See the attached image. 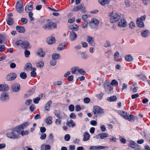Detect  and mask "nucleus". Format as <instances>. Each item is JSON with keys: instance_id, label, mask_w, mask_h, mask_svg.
Returning a JSON list of instances; mask_svg holds the SVG:
<instances>
[{"instance_id": "obj_54", "label": "nucleus", "mask_w": 150, "mask_h": 150, "mask_svg": "<svg viewBox=\"0 0 150 150\" xmlns=\"http://www.w3.org/2000/svg\"><path fill=\"white\" fill-rule=\"evenodd\" d=\"M28 134V132L27 131L23 130L21 132V134L22 136L25 135H27Z\"/></svg>"}, {"instance_id": "obj_25", "label": "nucleus", "mask_w": 150, "mask_h": 150, "mask_svg": "<svg viewBox=\"0 0 150 150\" xmlns=\"http://www.w3.org/2000/svg\"><path fill=\"white\" fill-rule=\"evenodd\" d=\"M22 47L24 49H29L30 48L29 43L28 42L23 41Z\"/></svg>"}, {"instance_id": "obj_15", "label": "nucleus", "mask_w": 150, "mask_h": 150, "mask_svg": "<svg viewBox=\"0 0 150 150\" xmlns=\"http://www.w3.org/2000/svg\"><path fill=\"white\" fill-rule=\"evenodd\" d=\"M16 77V75L15 73H11L8 75L6 79L8 81L13 80L15 79Z\"/></svg>"}, {"instance_id": "obj_40", "label": "nucleus", "mask_w": 150, "mask_h": 150, "mask_svg": "<svg viewBox=\"0 0 150 150\" xmlns=\"http://www.w3.org/2000/svg\"><path fill=\"white\" fill-rule=\"evenodd\" d=\"M119 113L121 116L125 118L126 117L127 115V114L123 111H119Z\"/></svg>"}, {"instance_id": "obj_57", "label": "nucleus", "mask_w": 150, "mask_h": 150, "mask_svg": "<svg viewBox=\"0 0 150 150\" xmlns=\"http://www.w3.org/2000/svg\"><path fill=\"white\" fill-rule=\"evenodd\" d=\"M30 111L33 112L35 109V106L34 105H32L30 107Z\"/></svg>"}, {"instance_id": "obj_51", "label": "nucleus", "mask_w": 150, "mask_h": 150, "mask_svg": "<svg viewBox=\"0 0 150 150\" xmlns=\"http://www.w3.org/2000/svg\"><path fill=\"white\" fill-rule=\"evenodd\" d=\"M5 50V46L3 45L0 46V52H2L4 51Z\"/></svg>"}, {"instance_id": "obj_63", "label": "nucleus", "mask_w": 150, "mask_h": 150, "mask_svg": "<svg viewBox=\"0 0 150 150\" xmlns=\"http://www.w3.org/2000/svg\"><path fill=\"white\" fill-rule=\"evenodd\" d=\"M90 101V99L88 98H85L84 99V102L86 103H89Z\"/></svg>"}, {"instance_id": "obj_20", "label": "nucleus", "mask_w": 150, "mask_h": 150, "mask_svg": "<svg viewBox=\"0 0 150 150\" xmlns=\"http://www.w3.org/2000/svg\"><path fill=\"white\" fill-rule=\"evenodd\" d=\"M69 28L70 29L74 31H77L79 30V26L75 24L70 25Z\"/></svg>"}, {"instance_id": "obj_19", "label": "nucleus", "mask_w": 150, "mask_h": 150, "mask_svg": "<svg viewBox=\"0 0 150 150\" xmlns=\"http://www.w3.org/2000/svg\"><path fill=\"white\" fill-rule=\"evenodd\" d=\"M1 99L2 100L5 101L9 99L8 94L7 93H3L1 96Z\"/></svg>"}, {"instance_id": "obj_34", "label": "nucleus", "mask_w": 150, "mask_h": 150, "mask_svg": "<svg viewBox=\"0 0 150 150\" xmlns=\"http://www.w3.org/2000/svg\"><path fill=\"white\" fill-rule=\"evenodd\" d=\"M125 58V60L129 62L132 61L133 59L132 56L130 55H128L126 56Z\"/></svg>"}, {"instance_id": "obj_22", "label": "nucleus", "mask_w": 150, "mask_h": 150, "mask_svg": "<svg viewBox=\"0 0 150 150\" xmlns=\"http://www.w3.org/2000/svg\"><path fill=\"white\" fill-rule=\"evenodd\" d=\"M83 140L84 141H87L89 140L90 138V135L89 134L86 132H84L83 134Z\"/></svg>"}, {"instance_id": "obj_39", "label": "nucleus", "mask_w": 150, "mask_h": 150, "mask_svg": "<svg viewBox=\"0 0 150 150\" xmlns=\"http://www.w3.org/2000/svg\"><path fill=\"white\" fill-rule=\"evenodd\" d=\"M52 118L51 117H49L45 120L46 123L48 124H50L52 122Z\"/></svg>"}, {"instance_id": "obj_28", "label": "nucleus", "mask_w": 150, "mask_h": 150, "mask_svg": "<svg viewBox=\"0 0 150 150\" xmlns=\"http://www.w3.org/2000/svg\"><path fill=\"white\" fill-rule=\"evenodd\" d=\"M110 0H98L99 3L103 6L105 4H108L110 3Z\"/></svg>"}, {"instance_id": "obj_24", "label": "nucleus", "mask_w": 150, "mask_h": 150, "mask_svg": "<svg viewBox=\"0 0 150 150\" xmlns=\"http://www.w3.org/2000/svg\"><path fill=\"white\" fill-rule=\"evenodd\" d=\"M16 29L18 32L20 33H23L25 32L24 28L23 27L17 26L16 27Z\"/></svg>"}, {"instance_id": "obj_36", "label": "nucleus", "mask_w": 150, "mask_h": 150, "mask_svg": "<svg viewBox=\"0 0 150 150\" xmlns=\"http://www.w3.org/2000/svg\"><path fill=\"white\" fill-rule=\"evenodd\" d=\"M7 23L9 25H11L13 23V21L11 17H8L7 20Z\"/></svg>"}, {"instance_id": "obj_46", "label": "nucleus", "mask_w": 150, "mask_h": 150, "mask_svg": "<svg viewBox=\"0 0 150 150\" xmlns=\"http://www.w3.org/2000/svg\"><path fill=\"white\" fill-rule=\"evenodd\" d=\"M29 16L31 21H33L34 18L33 17V13L32 12H29Z\"/></svg>"}, {"instance_id": "obj_8", "label": "nucleus", "mask_w": 150, "mask_h": 150, "mask_svg": "<svg viewBox=\"0 0 150 150\" xmlns=\"http://www.w3.org/2000/svg\"><path fill=\"white\" fill-rule=\"evenodd\" d=\"M23 4L19 1H18L16 5V9L17 11L20 13H21L23 10L24 8Z\"/></svg>"}, {"instance_id": "obj_48", "label": "nucleus", "mask_w": 150, "mask_h": 150, "mask_svg": "<svg viewBox=\"0 0 150 150\" xmlns=\"http://www.w3.org/2000/svg\"><path fill=\"white\" fill-rule=\"evenodd\" d=\"M120 141L121 143L125 144L126 143V140L125 139L122 137L121 136L120 137Z\"/></svg>"}, {"instance_id": "obj_9", "label": "nucleus", "mask_w": 150, "mask_h": 150, "mask_svg": "<svg viewBox=\"0 0 150 150\" xmlns=\"http://www.w3.org/2000/svg\"><path fill=\"white\" fill-rule=\"evenodd\" d=\"M80 10H81V11L83 12H85L86 11L85 8L83 6V5L82 4L75 7L73 8L72 11L75 12Z\"/></svg>"}, {"instance_id": "obj_37", "label": "nucleus", "mask_w": 150, "mask_h": 150, "mask_svg": "<svg viewBox=\"0 0 150 150\" xmlns=\"http://www.w3.org/2000/svg\"><path fill=\"white\" fill-rule=\"evenodd\" d=\"M54 113L56 116L59 118L61 119V118L60 116V112L59 110H55Z\"/></svg>"}, {"instance_id": "obj_56", "label": "nucleus", "mask_w": 150, "mask_h": 150, "mask_svg": "<svg viewBox=\"0 0 150 150\" xmlns=\"http://www.w3.org/2000/svg\"><path fill=\"white\" fill-rule=\"evenodd\" d=\"M25 55V57H28L30 54V51L29 50H26L24 52Z\"/></svg>"}, {"instance_id": "obj_43", "label": "nucleus", "mask_w": 150, "mask_h": 150, "mask_svg": "<svg viewBox=\"0 0 150 150\" xmlns=\"http://www.w3.org/2000/svg\"><path fill=\"white\" fill-rule=\"evenodd\" d=\"M3 87V91H5L8 90L9 87L8 85L4 84L2 85Z\"/></svg>"}, {"instance_id": "obj_1", "label": "nucleus", "mask_w": 150, "mask_h": 150, "mask_svg": "<svg viewBox=\"0 0 150 150\" xmlns=\"http://www.w3.org/2000/svg\"><path fill=\"white\" fill-rule=\"evenodd\" d=\"M109 16H110V21L112 23H114L118 21L120 18V14L117 13H114L113 12L109 14Z\"/></svg>"}, {"instance_id": "obj_50", "label": "nucleus", "mask_w": 150, "mask_h": 150, "mask_svg": "<svg viewBox=\"0 0 150 150\" xmlns=\"http://www.w3.org/2000/svg\"><path fill=\"white\" fill-rule=\"evenodd\" d=\"M46 134L45 133H42L41 134L40 139L42 140L46 138Z\"/></svg>"}, {"instance_id": "obj_5", "label": "nucleus", "mask_w": 150, "mask_h": 150, "mask_svg": "<svg viewBox=\"0 0 150 150\" xmlns=\"http://www.w3.org/2000/svg\"><path fill=\"white\" fill-rule=\"evenodd\" d=\"M146 17V15H144L143 16H142L140 18H137V25L140 28L144 27V25L143 21L145 20Z\"/></svg>"}, {"instance_id": "obj_26", "label": "nucleus", "mask_w": 150, "mask_h": 150, "mask_svg": "<svg viewBox=\"0 0 150 150\" xmlns=\"http://www.w3.org/2000/svg\"><path fill=\"white\" fill-rule=\"evenodd\" d=\"M50 148V146L48 144L46 145L42 144L41 146V150H49Z\"/></svg>"}, {"instance_id": "obj_7", "label": "nucleus", "mask_w": 150, "mask_h": 150, "mask_svg": "<svg viewBox=\"0 0 150 150\" xmlns=\"http://www.w3.org/2000/svg\"><path fill=\"white\" fill-rule=\"evenodd\" d=\"M104 87L107 93H110L112 92L113 88L109 83L105 82L104 84Z\"/></svg>"}, {"instance_id": "obj_60", "label": "nucleus", "mask_w": 150, "mask_h": 150, "mask_svg": "<svg viewBox=\"0 0 150 150\" xmlns=\"http://www.w3.org/2000/svg\"><path fill=\"white\" fill-rule=\"evenodd\" d=\"M21 21L24 24H26L27 22V19L25 18H22L21 19Z\"/></svg>"}, {"instance_id": "obj_4", "label": "nucleus", "mask_w": 150, "mask_h": 150, "mask_svg": "<svg viewBox=\"0 0 150 150\" xmlns=\"http://www.w3.org/2000/svg\"><path fill=\"white\" fill-rule=\"evenodd\" d=\"M16 132V127L13 129L11 130V132H8L6 134L7 136L10 138L14 139H18L19 138V136L15 132Z\"/></svg>"}, {"instance_id": "obj_2", "label": "nucleus", "mask_w": 150, "mask_h": 150, "mask_svg": "<svg viewBox=\"0 0 150 150\" xmlns=\"http://www.w3.org/2000/svg\"><path fill=\"white\" fill-rule=\"evenodd\" d=\"M93 112L96 117L100 116L104 113L103 109L98 106H95L93 109Z\"/></svg>"}, {"instance_id": "obj_16", "label": "nucleus", "mask_w": 150, "mask_h": 150, "mask_svg": "<svg viewBox=\"0 0 150 150\" xmlns=\"http://www.w3.org/2000/svg\"><path fill=\"white\" fill-rule=\"evenodd\" d=\"M129 145L131 148L135 149H140L139 145L133 141L130 142Z\"/></svg>"}, {"instance_id": "obj_31", "label": "nucleus", "mask_w": 150, "mask_h": 150, "mask_svg": "<svg viewBox=\"0 0 150 150\" xmlns=\"http://www.w3.org/2000/svg\"><path fill=\"white\" fill-rule=\"evenodd\" d=\"M79 69L78 67H75L72 68L71 69V73L74 74H77L78 71Z\"/></svg>"}, {"instance_id": "obj_47", "label": "nucleus", "mask_w": 150, "mask_h": 150, "mask_svg": "<svg viewBox=\"0 0 150 150\" xmlns=\"http://www.w3.org/2000/svg\"><path fill=\"white\" fill-rule=\"evenodd\" d=\"M31 64L30 63H28L26 64L25 69L27 70H28L30 69L31 68Z\"/></svg>"}, {"instance_id": "obj_49", "label": "nucleus", "mask_w": 150, "mask_h": 150, "mask_svg": "<svg viewBox=\"0 0 150 150\" xmlns=\"http://www.w3.org/2000/svg\"><path fill=\"white\" fill-rule=\"evenodd\" d=\"M62 82L61 81H56L54 82L53 83V84L54 86L60 85L62 84Z\"/></svg>"}, {"instance_id": "obj_33", "label": "nucleus", "mask_w": 150, "mask_h": 150, "mask_svg": "<svg viewBox=\"0 0 150 150\" xmlns=\"http://www.w3.org/2000/svg\"><path fill=\"white\" fill-rule=\"evenodd\" d=\"M37 67H42L44 65V63L43 61H39L36 63Z\"/></svg>"}, {"instance_id": "obj_13", "label": "nucleus", "mask_w": 150, "mask_h": 150, "mask_svg": "<svg viewBox=\"0 0 150 150\" xmlns=\"http://www.w3.org/2000/svg\"><path fill=\"white\" fill-rule=\"evenodd\" d=\"M109 137V135L107 133H101L97 134L96 136V138L101 139H104Z\"/></svg>"}, {"instance_id": "obj_52", "label": "nucleus", "mask_w": 150, "mask_h": 150, "mask_svg": "<svg viewBox=\"0 0 150 150\" xmlns=\"http://www.w3.org/2000/svg\"><path fill=\"white\" fill-rule=\"evenodd\" d=\"M65 45H59L57 48V50H61L64 49L65 47Z\"/></svg>"}, {"instance_id": "obj_18", "label": "nucleus", "mask_w": 150, "mask_h": 150, "mask_svg": "<svg viewBox=\"0 0 150 150\" xmlns=\"http://www.w3.org/2000/svg\"><path fill=\"white\" fill-rule=\"evenodd\" d=\"M87 37V41L89 44L91 45L94 46L95 43L94 39L90 36H88Z\"/></svg>"}, {"instance_id": "obj_17", "label": "nucleus", "mask_w": 150, "mask_h": 150, "mask_svg": "<svg viewBox=\"0 0 150 150\" xmlns=\"http://www.w3.org/2000/svg\"><path fill=\"white\" fill-rule=\"evenodd\" d=\"M77 35L74 32H71L69 34V38L71 41L75 40L77 38Z\"/></svg>"}, {"instance_id": "obj_23", "label": "nucleus", "mask_w": 150, "mask_h": 150, "mask_svg": "<svg viewBox=\"0 0 150 150\" xmlns=\"http://www.w3.org/2000/svg\"><path fill=\"white\" fill-rule=\"evenodd\" d=\"M47 42L48 44H52L55 42V39L54 37H49L47 38Z\"/></svg>"}, {"instance_id": "obj_58", "label": "nucleus", "mask_w": 150, "mask_h": 150, "mask_svg": "<svg viewBox=\"0 0 150 150\" xmlns=\"http://www.w3.org/2000/svg\"><path fill=\"white\" fill-rule=\"evenodd\" d=\"M70 139V136L69 134H67L64 137V139L66 141H68Z\"/></svg>"}, {"instance_id": "obj_42", "label": "nucleus", "mask_w": 150, "mask_h": 150, "mask_svg": "<svg viewBox=\"0 0 150 150\" xmlns=\"http://www.w3.org/2000/svg\"><path fill=\"white\" fill-rule=\"evenodd\" d=\"M23 41L21 40H19L17 41L15 43V44L17 46L20 45L22 47V44L23 43Z\"/></svg>"}, {"instance_id": "obj_44", "label": "nucleus", "mask_w": 150, "mask_h": 150, "mask_svg": "<svg viewBox=\"0 0 150 150\" xmlns=\"http://www.w3.org/2000/svg\"><path fill=\"white\" fill-rule=\"evenodd\" d=\"M35 87H33L31 88L29 91V93L28 94L29 96H30L32 95L35 92Z\"/></svg>"}, {"instance_id": "obj_45", "label": "nucleus", "mask_w": 150, "mask_h": 150, "mask_svg": "<svg viewBox=\"0 0 150 150\" xmlns=\"http://www.w3.org/2000/svg\"><path fill=\"white\" fill-rule=\"evenodd\" d=\"M118 84L117 82L115 80H113L112 81L110 85L114 86H116Z\"/></svg>"}, {"instance_id": "obj_38", "label": "nucleus", "mask_w": 150, "mask_h": 150, "mask_svg": "<svg viewBox=\"0 0 150 150\" xmlns=\"http://www.w3.org/2000/svg\"><path fill=\"white\" fill-rule=\"evenodd\" d=\"M60 55L59 54H53L52 56V59L54 60L57 59L59 57Z\"/></svg>"}, {"instance_id": "obj_21", "label": "nucleus", "mask_w": 150, "mask_h": 150, "mask_svg": "<svg viewBox=\"0 0 150 150\" xmlns=\"http://www.w3.org/2000/svg\"><path fill=\"white\" fill-rule=\"evenodd\" d=\"M66 125L70 127H73L76 126L75 123L72 120H71L68 122L67 121L66 122Z\"/></svg>"}, {"instance_id": "obj_32", "label": "nucleus", "mask_w": 150, "mask_h": 150, "mask_svg": "<svg viewBox=\"0 0 150 150\" xmlns=\"http://www.w3.org/2000/svg\"><path fill=\"white\" fill-rule=\"evenodd\" d=\"M117 97L115 96H113L110 97H108L107 98V100L109 101H115L117 100Z\"/></svg>"}, {"instance_id": "obj_35", "label": "nucleus", "mask_w": 150, "mask_h": 150, "mask_svg": "<svg viewBox=\"0 0 150 150\" xmlns=\"http://www.w3.org/2000/svg\"><path fill=\"white\" fill-rule=\"evenodd\" d=\"M125 119L128 120L129 121H131L134 120V117L133 115H130L129 116L127 115Z\"/></svg>"}, {"instance_id": "obj_27", "label": "nucleus", "mask_w": 150, "mask_h": 150, "mask_svg": "<svg viewBox=\"0 0 150 150\" xmlns=\"http://www.w3.org/2000/svg\"><path fill=\"white\" fill-rule=\"evenodd\" d=\"M36 54L40 57H43L45 55V53H43L41 49H39L36 52Z\"/></svg>"}, {"instance_id": "obj_61", "label": "nucleus", "mask_w": 150, "mask_h": 150, "mask_svg": "<svg viewBox=\"0 0 150 150\" xmlns=\"http://www.w3.org/2000/svg\"><path fill=\"white\" fill-rule=\"evenodd\" d=\"M88 22L87 21H84V23L82 25V27L83 28H85L87 27L88 25Z\"/></svg>"}, {"instance_id": "obj_41", "label": "nucleus", "mask_w": 150, "mask_h": 150, "mask_svg": "<svg viewBox=\"0 0 150 150\" xmlns=\"http://www.w3.org/2000/svg\"><path fill=\"white\" fill-rule=\"evenodd\" d=\"M20 77L23 79H25L27 77V75L24 72L21 73L20 74Z\"/></svg>"}, {"instance_id": "obj_29", "label": "nucleus", "mask_w": 150, "mask_h": 150, "mask_svg": "<svg viewBox=\"0 0 150 150\" xmlns=\"http://www.w3.org/2000/svg\"><path fill=\"white\" fill-rule=\"evenodd\" d=\"M142 35L144 37H146L149 35V32L148 30H142L141 33Z\"/></svg>"}, {"instance_id": "obj_3", "label": "nucleus", "mask_w": 150, "mask_h": 150, "mask_svg": "<svg viewBox=\"0 0 150 150\" xmlns=\"http://www.w3.org/2000/svg\"><path fill=\"white\" fill-rule=\"evenodd\" d=\"M45 24L43 27V28L45 30H51L56 27L55 23L50 22L49 20L45 21Z\"/></svg>"}, {"instance_id": "obj_11", "label": "nucleus", "mask_w": 150, "mask_h": 150, "mask_svg": "<svg viewBox=\"0 0 150 150\" xmlns=\"http://www.w3.org/2000/svg\"><path fill=\"white\" fill-rule=\"evenodd\" d=\"M33 2H30L26 5L25 8L26 12L28 13L31 12L33 9Z\"/></svg>"}, {"instance_id": "obj_64", "label": "nucleus", "mask_w": 150, "mask_h": 150, "mask_svg": "<svg viewBox=\"0 0 150 150\" xmlns=\"http://www.w3.org/2000/svg\"><path fill=\"white\" fill-rule=\"evenodd\" d=\"M143 2L145 5H147L150 3V0H143Z\"/></svg>"}, {"instance_id": "obj_30", "label": "nucleus", "mask_w": 150, "mask_h": 150, "mask_svg": "<svg viewBox=\"0 0 150 150\" xmlns=\"http://www.w3.org/2000/svg\"><path fill=\"white\" fill-rule=\"evenodd\" d=\"M52 101L51 100L49 101L46 104L45 109L47 111H49L50 108V105L52 104Z\"/></svg>"}, {"instance_id": "obj_53", "label": "nucleus", "mask_w": 150, "mask_h": 150, "mask_svg": "<svg viewBox=\"0 0 150 150\" xmlns=\"http://www.w3.org/2000/svg\"><path fill=\"white\" fill-rule=\"evenodd\" d=\"M40 100V98L39 97H37L33 99V100L34 103H38L39 100Z\"/></svg>"}, {"instance_id": "obj_6", "label": "nucleus", "mask_w": 150, "mask_h": 150, "mask_svg": "<svg viewBox=\"0 0 150 150\" xmlns=\"http://www.w3.org/2000/svg\"><path fill=\"white\" fill-rule=\"evenodd\" d=\"M29 125V123L28 122H25L22 124L21 125H19L16 127V132L18 133L20 131L26 128Z\"/></svg>"}, {"instance_id": "obj_55", "label": "nucleus", "mask_w": 150, "mask_h": 150, "mask_svg": "<svg viewBox=\"0 0 150 150\" xmlns=\"http://www.w3.org/2000/svg\"><path fill=\"white\" fill-rule=\"evenodd\" d=\"M69 110L71 112H72L74 110V106L72 105H70L69 106Z\"/></svg>"}, {"instance_id": "obj_62", "label": "nucleus", "mask_w": 150, "mask_h": 150, "mask_svg": "<svg viewBox=\"0 0 150 150\" xmlns=\"http://www.w3.org/2000/svg\"><path fill=\"white\" fill-rule=\"evenodd\" d=\"M81 108L79 105H77L75 106V110L76 111H79L81 110Z\"/></svg>"}, {"instance_id": "obj_12", "label": "nucleus", "mask_w": 150, "mask_h": 150, "mask_svg": "<svg viewBox=\"0 0 150 150\" xmlns=\"http://www.w3.org/2000/svg\"><path fill=\"white\" fill-rule=\"evenodd\" d=\"M118 25L120 27L124 28L127 26V22L124 19H121L118 22Z\"/></svg>"}, {"instance_id": "obj_59", "label": "nucleus", "mask_w": 150, "mask_h": 150, "mask_svg": "<svg viewBox=\"0 0 150 150\" xmlns=\"http://www.w3.org/2000/svg\"><path fill=\"white\" fill-rule=\"evenodd\" d=\"M110 45V43L109 41H107L104 45V46L105 47H108Z\"/></svg>"}, {"instance_id": "obj_10", "label": "nucleus", "mask_w": 150, "mask_h": 150, "mask_svg": "<svg viewBox=\"0 0 150 150\" xmlns=\"http://www.w3.org/2000/svg\"><path fill=\"white\" fill-rule=\"evenodd\" d=\"M99 23V21L98 20L95 18H93L89 23V25L91 28H94L98 26Z\"/></svg>"}, {"instance_id": "obj_14", "label": "nucleus", "mask_w": 150, "mask_h": 150, "mask_svg": "<svg viewBox=\"0 0 150 150\" xmlns=\"http://www.w3.org/2000/svg\"><path fill=\"white\" fill-rule=\"evenodd\" d=\"M20 86L18 83L13 84L11 86V89L14 92H18L20 90Z\"/></svg>"}]
</instances>
